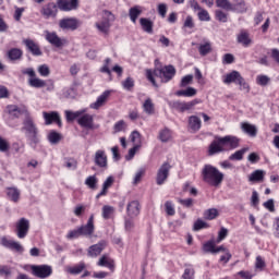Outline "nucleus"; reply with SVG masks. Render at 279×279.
I'll use <instances>...</instances> for the list:
<instances>
[{
    "instance_id": "obj_15",
    "label": "nucleus",
    "mask_w": 279,
    "mask_h": 279,
    "mask_svg": "<svg viewBox=\"0 0 279 279\" xmlns=\"http://www.w3.org/2000/svg\"><path fill=\"white\" fill-rule=\"evenodd\" d=\"M94 163L99 169H108V155H106V150L98 149L94 155Z\"/></svg>"
},
{
    "instance_id": "obj_47",
    "label": "nucleus",
    "mask_w": 279,
    "mask_h": 279,
    "mask_svg": "<svg viewBox=\"0 0 279 279\" xmlns=\"http://www.w3.org/2000/svg\"><path fill=\"white\" fill-rule=\"evenodd\" d=\"M112 213H114V207L109 206V205H105L102 207V217H104V219H110V217L112 216Z\"/></svg>"
},
{
    "instance_id": "obj_4",
    "label": "nucleus",
    "mask_w": 279,
    "mask_h": 279,
    "mask_svg": "<svg viewBox=\"0 0 279 279\" xmlns=\"http://www.w3.org/2000/svg\"><path fill=\"white\" fill-rule=\"evenodd\" d=\"M22 130L26 134L29 147H32V149H36V147H38V143H40V135L38 134V126H36L34 119H32L29 114L23 121Z\"/></svg>"
},
{
    "instance_id": "obj_41",
    "label": "nucleus",
    "mask_w": 279,
    "mask_h": 279,
    "mask_svg": "<svg viewBox=\"0 0 279 279\" xmlns=\"http://www.w3.org/2000/svg\"><path fill=\"white\" fill-rule=\"evenodd\" d=\"M217 8H221V10H227L230 12V8H232V2L230 0H216Z\"/></svg>"
},
{
    "instance_id": "obj_2",
    "label": "nucleus",
    "mask_w": 279,
    "mask_h": 279,
    "mask_svg": "<svg viewBox=\"0 0 279 279\" xmlns=\"http://www.w3.org/2000/svg\"><path fill=\"white\" fill-rule=\"evenodd\" d=\"M202 178L203 182H205L209 186H215L216 189H218V186H221V184L223 183L225 174L213 165H205L202 169Z\"/></svg>"
},
{
    "instance_id": "obj_29",
    "label": "nucleus",
    "mask_w": 279,
    "mask_h": 279,
    "mask_svg": "<svg viewBox=\"0 0 279 279\" xmlns=\"http://www.w3.org/2000/svg\"><path fill=\"white\" fill-rule=\"evenodd\" d=\"M238 43L243 45V47H250V45H252V38H250V34L247 32L242 31L238 35Z\"/></svg>"
},
{
    "instance_id": "obj_52",
    "label": "nucleus",
    "mask_w": 279,
    "mask_h": 279,
    "mask_svg": "<svg viewBox=\"0 0 279 279\" xmlns=\"http://www.w3.org/2000/svg\"><path fill=\"white\" fill-rule=\"evenodd\" d=\"M110 62H112V60H111L110 58H107V59L105 60V64H104V66L100 69V72H101V73H107V75H112V71H110V68H109Z\"/></svg>"
},
{
    "instance_id": "obj_44",
    "label": "nucleus",
    "mask_w": 279,
    "mask_h": 279,
    "mask_svg": "<svg viewBox=\"0 0 279 279\" xmlns=\"http://www.w3.org/2000/svg\"><path fill=\"white\" fill-rule=\"evenodd\" d=\"M97 177L95 175H90L85 180V184L86 186H88V189H92L93 191H95V189H97Z\"/></svg>"
},
{
    "instance_id": "obj_36",
    "label": "nucleus",
    "mask_w": 279,
    "mask_h": 279,
    "mask_svg": "<svg viewBox=\"0 0 279 279\" xmlns=\"http://www.w3.org/2000/svg\"><path fill=\"white\" fill-rule=\"evenodd\" d=\"M84 269H86V264L80 263L73 267H69L68 272L72 274V276H78V274H82V271H84Z\"/></svg>"
},
{
    "instance_id": "obj_28",
    "label": "nucleus",
    "mask_w": 279,
    "mask_h": 279,
    "mask_svg": "<svg viewBox=\"0 0 279 279\" xmlns=\"http://www.w3.org/2000/svg\"><path fill=\"white\" fill-rule=\"evenodd\" d=\"M85 112H87L86 109H81L78 111H65V119L69 123H71L72 121H75V119H80V117H82V114H85Z\"/></svg>"
},
{
    "instance_id": "obj_50",
    "label": "nucleus",
    "mask_w": 279,
    "mask_h": 279,
    "mask_svg": "<svg viewBox=\"0 0 279 279\" xmlns=\"http://www.w3.org/2000/svg\"><path fill=\"white\" fill-rule=\"evenodd\" d=\"M165 207L167 215H169L170 217H173V215H175V207L173 206V203L168 201L166 202Z\"/></svg>"
},
{
    "instance_id": "obj_45",
    "label": "nucleus",
    "mask_w": 279,
    "mask_h": 279,
    "mask_svg": "<svg viewBox=\"0 0 279 279\" xmlns=\"http://www.w3.org/2000/svg\"><path fill=\"white\" fill-rule=\"evenodd\" d=\"M215 16L220 23H228V13L221 10H216Z\"/></svg>"
},
{
    "instance_id": "obj_35",
    "label": "nucleus",
    "mask_w": 279,
    "mask_h": 279,
    "mask_svg": "<svg viewBox=\"0 0 279 279\" xmlns=\"http://www.w3.org/2000/svg\"><path fill=\"white\" fill-rule=\"evenodd\" d=\"M28 85L32 86V88H45L47 86V82L35 76L33 78H28Z\"/></svg>"
},
{
    "instance_id": "obj_5",
    "label": "nucleus",
    "mask_w": 279,
    "mask_h": 279,
    "mask_svg": "<svg viewBox=\"0 0 279 279\" xmlns=\"http://www.w3.org/2000/svg\"><path fill=\"white\" fill-rule=\"evenodd\" d=\"M27 117L29 114V110L25 105H8L4 108V119L8 125H12V121L14 119H21V117Z\"/></svg>"
},
{
    "instance_id": "obj_20",
    "label": "nucleus",
    "mask_w": 279,
    "mask_h": 279,
    "mask_svg": "<svg viewBox=\"0 0 279 279\" xmlns=\"http://www.w3.org/2000/svg\"><path fill=\"white\" fill-rule=\"evenodd\" d=\"M41 14L45 19H56L58 14V5L53 2L46 4L41 9Z\"/></svg>"
},
{
    "instance_id": "obj_25",
    "label": "nucleus",
    "mask_w": 279,
    "mask_h": 279,
    "mask_svg": "<svg viewBox=\"0 0 279 279\" xmlns=\"http://www.w3.org/2000/svg\"><path fill=\"white\" fill-rule=\"evenodd\" d=\"M97 265L98 267H107V269H110V271H114V259L106 254L99 258Z\"/></svg>"
},
{
    "instance_id": "obj_49",
    "label": "nucleus",
    "mask_w": 279,
    "mask_h": 279,
    "mask_svg": "<svg viewBox=\"0 0 279 279\" xmlns=\"http://www.w3.org/2000/svg\"><path fill=\"white\" fill-rule=\"evenodd\" d=\"M80 236H82V231L80 230V228L71 230L66 234V239H69L70 241H73V239H80Z\"/></svg>"
},
{
    "instance_id": "obj_26",
    "label": "nucleus",
    "mask_w": 279,
    "mask_h": 279,
    "mask_svg": "<svg viewBox=\"0 0 279 279\" xmlns=\"http://www.w3.org/2000/svg\"><path fill=\"white\" fill-rule=\"evenodd\" d=\"M140 25L146 34H154V22L147 17L140 19Z\"/></svg>"
},
{
    "instance_id": "obj_61",
    "label": "nucleus",
    "mask_w": 279,
    "mask_h": 279,
    "mask_svg": "<svg viewBox=\"0 0 279 279\" xmlns=\"http://www.w3.org/2000/svg\"><path fill=\"white\" fill-rule=\"evenodd\" d=\"M145 175V168L140 169L136 173H135V178L133 180V184H138V182H141L142 178Z\"/></svg>"
},
{
    "instance_id": "obj_42",
    "label": "nucleus",
    "mask_w": 279,
    "mask_h": 279,
    "mask_svg": "<svg viewBox=\"0 0 279 279\" xmlns=\"http://www.w3.org/2000/svg\"><path fill=\"white\" fill-rule=\"evenodd\" d=\"M247 148H242L236 150L234 154L230 155L229 160H243V156H245Z\"/></svg>"
},
{
    "instance_id": "obj_48",
    "label": "nucleus",
    "mask_w": 279,
    "mask_h": 279,
    "mask_svg": "<svg viewBox=\"0 0 279 279\" xmlns=\"http://www.w3.org/2000/svg\"><path fill=\"white\" fill-rule=\"evenodd\" d=\"M203 251L206 254H215V242L208 241L203 245Z\"/></svg>"
},
{
    "instance_id": "obj_11",
    "label": "nucleus",
    "mask_w": 279,
    "mask_h": 279,
    "mask_svg": "<svg viewBox=\"0 0 279 279\" xmlns=\"http://www.w3.org/2000/svg\"><path fill=\"white\" fill-rule=\"evenodd\" d=\"M45 38L49 44L52 45V47H57V49H60L66 45V39L60 38L56 32L45 31Z\"/></svg>"
},
{
    "instance_id": "obj_17",
    "label": "nucleus",
    "mask_w": 279,
    "mask_h": 279,
    "mask_svg": "<svg viewBox=\"0 0 279 279\" xmlns=\"http://www.w3.org/2000/svg\"><path fill=\"white\" fill-rule=\"evenodd\" d=\"M77 123L81 128H85L86 130H95V128H97L95 126V117L89 113H83L80 116Z\"/></svg>"
},
{
    "instance_id": "obj_21",
    "label": "nucleus",
    "mask_w": 279,
    "mask_h": 279,
    "mask_svg": "<svg viewBox=\"0 0 279 279\" xmlns=\"http://www.w3.org/2000/svg\"><path fill=\"white\" fill-rule=\"evenodd\" d=\"M229 12H235L236 14H245V12H247V3H245V0H233V3H231Z\"/></svg>"
},
{
    "instance_id": "obj_55",
    "label": "nucleus",
    "mask_w": 279,
    "mask_h": 279,
    "mask_svg": "<svg viewBox=\"0 0 279 279\" xmlns=\"http://www.w3.org/2000/svg\"><path fill=\"white\" fill-rule=\"evenodd\" d=\"M0 276H3L4 278H10L12 276V268L9 266H0Z\"/></svg>"
},
{
    "instance_id": "obj_54",
    "label": "nucleus",
    "mask_w": 279,
    "mask_h": 279,
    "mask_svg": "<svg viewBox=\"0 0 279 279\" xmlns=\"http://www.w3.org/2000/svg\"><path fill=\"white\" fill-rule=\"evenodd\" d=\"M122 86L125 90H132V88H134V78L128 77L124 82H122Z\"/></svg>"
},
{
    "instance_id": "obj_32",
    "label": "nucleus",
    "mask_w": 279,
    "mask_h": 279,
    "mask_svg": "<svg viewBox=\"0 0 279 279\" xmlns=\"http://www.w3.org/2000/svg\"><path fill=\"white\" fill-rule=\"evenodd\" d=\"M265 171L264 170H255L248 177V182H263L265 180Z\"/></svg>"
},
{
    "instance_id": "obj_13",
    "label": "nucleus",
    "mask_w": 279,
    "mask_h": 279,
    "mask_svg": "<svg viewBox=\"0 0 279 279\" xmlns=\"http://www.w3.org/2000/svg\"><path fill=\"white\" fill-rule=\"evenodd\" d=\"M15 232L17 239H25L29 232V221L26 218H21L15 223Z\"/></svg>"
},
{
    "instance_id": "obj_40",
    "label": "nucleus",
    "mask_w": 279,
    "mask_h": 279,
    "mask_svg": "<svg viewBox=\"0 0 279 279\" xmlns=\"http://www.w3.org/2000/svg\"><path fill=\"white\" fill-rule=\"evenodd\" d=\"M219 217V211L216 208L207 209L204 213V218L208 219L209 221H213V219H217Z\"/></svg>"
},
{
    "instance_id": "obj_31",
    "label": "nucleus",
    "mask_w": 279,
    "mask_h": 279,
    "mask_svg": "<svg viewBox=\"0 0 279 279\" xmlns=\"http://www.w3.org/2000/svg\"><path fill=\"white\" fill-rule=\"evenodd\" d=\"M189 125L193 132H198L202 129V120L197 116H192L189 119Z\"/></svg>"
},
{
    "instance_id": "obj_6",
    "label": "nucleus",
    "mask_w": 279,
    "mask_h": 279,
    "mask_svg": "<svg viewBox=\"0 0 279 279\" xmlns=\"http://www.w3.org/2000/svg\"><path fill=\"white\" fill-rule=\"evenodd\" d=\"M223 84H239L240 90H244L245 93H250V85L245 82V78L239 73V71H232L227 74L223 78Z\"/></svg>"
},
{
    "instance_id": "obj_7",
    "label": "nucleus",
    "mask_w": 279,
    "mask_h": 279,
    "mask_svg": "<svg viewBox=\"0 0 279 279\" xmlns=\"http://www.w3.org/2000/svg\"><path fill=\"white\" fill-rule=\"evenodd\" d=\"M114 21V14L110 11H105L102 20L96 22L95 27L101 34H108L110 32V23Z\"/></svg>"
},
{
    "instance_id": "obj_63",
    "label": "nucleus",
    "mask_w": 279,
    "mask_h": 279,
    "mask_svg": "<svg viewBox=\"0 0 279 279\" xmlns=\"http://www.w3.org/2000/svg\"><path fill=\"white\" fill-rule=\"evenodd\" d=\"M226 236H228V229L222 227L218 232L217 243H221Z\"/></svg>"
},
{
    "instance_id": "obj_34",
    "label": "nucleus",
    "mask_w": 279,
    "mask_h": 279,
    "mask_svg": "<svg viewBox=\"0 0 279 279\" xmlns=\"http://www.w3.org/2000/svg\"><path fill=\"white\" fill-rule=\"evenodd\" d=\"M141 14H143V9L138 5H135L129 10V16L132 23H136V20Z\"/></svg>"
},
{
    "instance_id": "obj_51",
    "label": "nucleus",
    "mask_w": 279,
    "mask_h": 279,
    "mask_svg": "<svg viewBox=\"0 0 279 279\" xmlns=\"http://www.w3.org/2000/svg\"><path fill=\"white\" fill-rule=\"evenodd\" d=\"M0 151L5 154V151H10V143L7 142L5 138L0 136Z\"/></svg>"
},
{
    "instance_id": "obj_12",
    "label": "nucleus",
    "mask_w": 279,
    "mask_h": 279,
    "mask_svg": "<svg viewBox=\"0 0 279 279\" xmlns=\"http://www.w3.org/2000/svg\"><path fill=\"white\" fill-rule=\"evenodd\" d=\"M169 171H171V165L169 162H163L157 171L156 182L158 186H162V184L167 182Z\"/></svg>"
},
{
    "instance_id": "obj_53",
    "label": "nucleus",
    "mask_w": 279,
    "mask_h": 279,
    "mask_svg": "<svg viewBox=\"0 0 279 279\" xmlns=\"http://www.w3.org/2000/svg\"><path fill=\"white\" fill-rule=\"evenodd\" d=\"M197 16L201 21H210V14L206 9H201L197 13Z\"/></svg>"
},
{
    "instance_id": "obj_57",
    "label": "nucleus",
    "mask_w": 279,
    "mask_h": 279,
    "mask_svg": "<svg viewBox=\"0 0 279 279\" xmlns=\"http://www.w3.org/2000/svg\"><path fill=\"white\" fill-rule=\"evenodd\" d=\"M183 27H185L186 29H193V27H195V22L193 21V16L187 15L184 23H183Z\"/></svg>"
},
{
    "instance_id": "obj_64",
    "label": "nucleus",
    "mask_w": 279,
    "mask_h": 279,
    "mask_svg": "<svg viewBox=\"0 0 279 279\" xmlns=\"http://www.w3.org/2000/svg\"><path fill=\"white\" fill-rule=\"evenodd\" d=\"M114 132H123L125 130V121L120 120L113 125Z\"/></svg>"
},
{
    "instance_id": "obj_9",
    "label": "nucleus",
    "mask_w": 279,
    "mask_h": 279,
    "mask_svg": "<svg viewBox=\"0 0 279 279\" xmlns=\"http://www.w3.org/2000/svg\"><path fill=\"white\" fill-rule=\"evenodd\" d=\"M33 276L36 278H49L53 274V269L49 265H31Z\"/></svg>"
},
{
    "instance_id": "obj_43",
    "label": "nucleus",
    "mask_w": 279,
    "mask_h": 279,
    "mask_svg": "<svg viewBox=\"0 0 279 279\" xmlns=\"http://www.w3.org/2000/svg\"><path fill=\"white\" fill-rule=\"evenodd\" d=\"M198 51L201 56H208V53L213 51V47L210 46V43L207 41L199 46Z\"/></svg>"
},
{
    "instance_id": "obj_10",
    "label": "nucleus",
    "mask_w": 279,
    "mask_h": 279,
    "mask_svg": "<svg viewBox=\"0 0 279 279\" xmlns=\"http://www.w3.org/2000/svg\"><path fill=\"white\" fill-rule=\"evenodd\" d=\"M82 23L80 22V20L75 17H64L59 21V27L63 32H75V29H77V27H80Z\"/></svg>"
},
{
    "instance_id": "obj_58",
    "label": "nucleus",
    "mask_w": 279,
    "mask_h": 279,
    "mask_svg": "<svg viewBox=\"0 0 279 279\" xmlns=\"http://www.w3.org/2000/svg\"><path fill=\"white\" fill-rule=\"evenodd\" d=\"M182 278L183 279H195V269H193V268H185Z\"/></svg>"
},
{
    "instance_id": "obj_60",
    "label": "nucleus",
    "mask_w": 279,
    "mask_h": 279,
    "mask_svg": "<svg viewBox=\"0 0 279 279\" xmlns=\"http://www.w3.org/2000/svg\"><path fill=\"white\" fill-rule=\"evenodd\" d=\"M22 75H28L29 80L36 77V71L34 68L22 69Z\"/></svg>"
},
{
    "instance_id": "obj_14",
    "label": "nucleus",
    "mask_w": 279,
    "mask_h": 279,
    "mask_svg": "<svg viewBox=\"0 0 279 279\" xmlns=\"http://www.w3.org/2000/svg\"><path fill=\"white\" fill-rule=\"evenodd\" d=\"M78 230H81L82 236H87L90 239V236L95 234V215L92 214L87 220V223L78 227Z\"/></svg>"
},
{
    "instance_id": "obj_30",
    "label": "nucleus",
    "mask_w": 279,
    "mask_h": 279,
    "mask_svg": "<svg viewBox=\"0 0 279 279\" xmlns=\"http://www.w3.org/2000/svg\"><path fill=\"white\" fill-rule=\"evenodd\" d=\"M7 195L11 202H14L15 204L21 199V191L16 187H8L7 189Z\"/></svg>"
},
{
    "instance_id": "obj_8",
    "label": "nucleus",
    "mask_w": 279,
    "mask_h": 279,
    "mask_svg": "<svg viewBox=\"0 0 279 279\" xmlns=\"http://www.w3.org/2000/svg\"><path fill=\"white\" fill-rule=\"evenodd\" d=\"M197 104H202L201 99H194L189 102L173 100L169 102L170 108L177 110L178 112H186V110H193Z\"/></svg>"
},
{
    "instance_id": "obj_56",
    "label": "nucleus",
    "mask_w": 279,
    "mask_h": 279,
    "mask_svg": "<svg viewBox=\"0 0 279 279\" xmlns=\"http://www.w3.org/2000/svg\"><path fill=\"white\" fill-rule=\"evenodd\" d=\"M191 82H193V75L189 74L183 76L180 83L181 88H186Z\"/></svg>"
},
{
    "instance_id": "obj_37",
    "label": "nucleus",
    "mask_w": 279,
    "mask_h": 279,
    "mask_svg": "<svg viewBox=\"0 0 279 279\" xmlns=\"http://www.w3.org/2000/svg\"><path fill=\"white\" fill-rule=\"evenodd\" d=\"M48 141L51 145H58L62 141V135L56 131H50L48 134Z\"/></svg>"
},
{
    "instance_id": "obj_46",
    "label": "nucleus",
    "mask_w": 279,
    "mask_h": 279,
    "mask_svg": "<svg viewBox=\"0 0 279 279\" xmlns=\"http://www.w3.org/2000/svg\"><path fill=\"white\" fill-rule=\"evenodd\" d=\"M39 75H41V77H49L51 70H49V65L47 64H41L38 66L37 69Z\"/></svg>"
},
{
    "instance_id": "obj_62",
    "label": "nucleus",
    "mask_w": 279,
    "mask_h": 279,
    "mask_svg": "<svg viewBox=\"0 0 279 279\" xmlns=\"http://www.w3.org/2000/svg\"><path fill=\"white\" fill-rule=\"evenodd\" d=\"M204 228H208V225L206 222H204V220L198 219L195 221V223H194L195 231L204 230Z\"/></svg>"
},
{
    "instance_id": "obj_27",
    "label": "nucleus",
    "mask_w": 279,
    "mask_h": 279,
    "mask_svg": "<svg viewBox=\"0 0 279 279\" xmlns=\"http://www.w3.org/2000/svg\"><path fill=\"white\" fill-rule=\"evenodd\" d=\"M7 56L11 62H16L23 58V50L20 48H12L7 52Z\"/></svg>"
},
{
    "instance_id": "obj_38",
    "label": "nucleus",
    "mask_w": 279,
    "mask_h": 279,
    "mask_svg": "<svg viewBox=\"0 0 279 279\" xmlns=\"http://www.w3.org/2000/svg\"><path fill=\"white\" fill-rule=\"evenodd\" d=\"M143 110L146 114H154L155 107L154 102L151 101V98H147L143 104Z\"/></svg>"
},
{
    "instance_id": "obj_1",
    "label": "nucleus",
    "mask_w": 279,
    "mask_h": 279,
    "mask_svg": "<svg viewBox=\"0 0 279 279\" xmlns=\"http://www.w3.org/2000/svg\"><path fill=\"white\" fill-rule=\"evenodd\" d=\"M236 147H239V138L236 136H217L209 145L208 154L209 156H215V154H221V151H226L227 149H236Z\"/></svg>"
},
{
    "instance_id": "obj_22",
    "label": "nucleus",
    "mask_w": 279,
    "mask_h": 279,
    "mask_svg": "<svg viewBox=\"0 0 279 279\" xmlns=\"http://www.w3.org/2000/svg\"><path fill=\"white\" fill-rule=\"evenodd\" d=\"M107 245H108V243L102 240V241L98 242L97 244L89 246L88 256H90L92 258L99 256V254H101V252H104V250H106Z\"/></svg>"
},
{
    "instance_id": "obj_23",
    "label": "nucleus",
    "mask_w": 279,
    "mask_h": 279,
    "mask_svg": "<svg viewBox=\"0 0 279 279\" xmlns=\"http://www.w3.org/2000/svg\"><path fill=\"white\" fill-rule=\"evenodd\" d=\"M23 45H25L26 49L31 51L33 56H43V51L40 50V46L36 44V41L32 39H24Z\"/></svg>"
},
{
    "instance_id": "obj_33",
    "label": "nucleus",
    "mask_w": 279,
    "mask_h": 279,
    "mask_svg": "<svg viewBox=\"0 0 279 279\" xmlns=\"http://www.w3.org/2000/svg\"><path fill=\"white\" fill-rule=\"evenodd\" d=\"M242 131H244L245 134H248V136H256L258 130L256 129V125L250 124L247 122H244L241 124Z\"/></svg>"
},
{
    "instance_id": "obj_24",
    "label": "nucleus",
    "mask_w": 279,
    "mask_h": 279,
    "mask_svg": "<svg viewBox=\"0 0 279 279\" xmlns=\"http://www.w3.org/2000/svg\"><path fill=\"white\" fill-rule=\"evenodd\" d=\"M108 97H110V90L104 92L95 102L89 105V108H92V110H99L101 106L108 101Z\"/></svg>"
},
{
    "instance_id": "obj_3",
    "label": "nucleus",
    "mask_w": 279,
    "mask_h": 279,
    "mask_svg": "<svg viewBox=\"0 0 279 279\" xmlns=\"http://www.w3.org/2000/svg\"><path fill=\"white\" fill-rule=\"evenodd\" d=\"M146 77L153 84V86L158 87L156 84V78L160 77L161 82H171L173 77H175V68L173 65H166L161 69H155L154 72L151 70H146Z\"/></svg>"
},
{
    "instance_id": "obj_18",
    "label": "nucleus",
    "mask_w": 279,
    "mask_h": 279,
    "mask_svg": "<svg viewBox=\"0 0 279 279\" xmlns=\"http://www.w3.org/2000/svg\"><path fill=\"white\" fill-rule=\"evenodd\" d=\"M45 119V125H51V123H57L59 128H62V119H60V113L58 111L43 112Z\"/></svg>"
},
{
    "instance_id": "obj_19",
    "label": "nucleus",
    "mask_w": 279,
    "mask_h": 279,
    "mask_svg": "<svg viewBox=\"0 0 279 279\" xmlns=\"http://www.w3.org/2000/svg\"><path fill=\"white\" fill-rule=\"evenodd\" d=\"M126 215L130 219H134L141 215V203L138 201H131L126 205Z\"/></svg>"
},
{
    "instance_id": "obj_16",
    "label": "nucleus",
    "mask_w": 279,
    "mask_h": 279,
    "mask_svg": "<svg viewBox=\"0 0 279 279\" xmlns=\"http://www.w3.org/2000/svg\"><path fill=\"white\" fill-rule=\"evenodd\" d=\"M57 5L62 12H72L80 8V0H58Z\"/></svg>"
},
{
    "instance_id": "obj_59",
    "label": "nucleus",
    "mask_w": 279,
    "mask_h": 279,
    "mask_svg": "<svg viewBox=\"0 0 279 279\" xmlns=\"http://www.w3.org/2000/svg\"><path fill=\"white\" fill-rule=\"evenodd\" d=\"M269 82H270V78L267 75H258L257 76V84L259 86H267V84H269Z\"/></svg>"
},
{
    "instance_id": "obj_39",
    "label": "nucleus",
    "mask_w": 279,
    "mask_h": 279,
    "mask_svg": "<svg viewBox=\"0 0 279 279\" xmlns=\"http://www.w3.org/2000/svg\"><path fill=\"white\" fill-rule=\"evenodd\" d=\"M159 141L161 143H169L171 141V131L169 129H163L159 132Z\"/></svg>"
}]
</instances>
